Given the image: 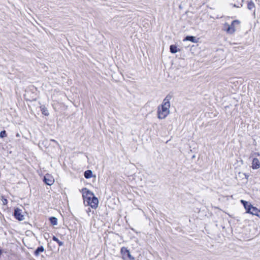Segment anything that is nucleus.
I'll use <instances>...</instances> for the list:
<instances>
[{
  "label": "nucleus",
  "instance_id": "nucleus-12",
  "mask_svg": "<svg viewBox=\"0 0 260 260\" xmlns=\"http://www.w3.org/2000/svg\"><path fill=\"white\" fill-rule=\"evenodd\" d=\"M44 251V248L43 246H41L38 247L35 251V254L36 255L38 256L40 254V253L43 252Z\"/></svg>",
  "mask_w": 260,
  "mask_h": 260
},
{
  "label": "nucleus",
  "instance_id": "nucleus-3",
  "mask_svg": "<svg viewBox=\"0 0 260 260\" xmlns=\"http://www.w3.org/2000/svg\"><path fill=\"white\" fill-rule=\"evenodd\" d=\"M240 23V22L238 20L233 21L231 25L225 23L224 25V30L229 34H233L235 32L237 26H239Z\"/></svg>",
  "mask_w": 260,
  "mask_h": 260
},
{
  "label": "nucleus",
  "instance_id": "nucleus-16",
  "mask_svg": "<svg viewBox=\"0 0 260 260\" xmlns=\"http://www.w3.org/2000/svg\"><path fill=\"white\" fill-rule=\"evenodd\" d=\"M41 112L42 114L46 116H48L49 115V112L47 109L45 107H41Z\"/></svg>",
  "mask_w": 260,
  "mask_h": 260
},
{
  "label": "nucleus",
  "instance_id": "nucleus-5",
  "mask_svg": "<svg viewBox=\"0 0 260 260\" xmlns=\"http://www.w3.org/2000/svg\"><path fill=\"white\" fill-rule=\"evenodd\" d=\"M14 215L17 219L20 221H22L24 219V216L22 214V211L19 208H16L15 210Z\"/></svg>",
  "mask_w": 260,
  "mask_h": 260
},
{
  "label": "nucleus",
  "instance_id": "nucleus-1",
  "mask_svg": "<svg viewBox=\"0 0 260 260\" xmlns=\"http://www.w3.org/2000/svg\"><path fill=\"white\" fill-rule=\"evenodd\" d=\"M82 198L84 204L89 206L93 209H96L99 204V200L93 192L86 188H82Z\"/></svg>",
  "mask_w": 260,
  "mask_h": 260
},
{
  "label": "nucleus",
  "instance_id": "nucleus-7",
  "mask_svg": "<svg viewBox=\"0 0 260 260\" xmlns=\"http://www.w3.org/2000/svg\"><path fill=\"white\" fill-rule=\"evenodd\" d=\"M241 203L243 205L245 209L246 210V213H248L249 212H250V210H251V207L252 205L249 203L248 202H246L244 200H241Z\"/></svg>",
  "mask_w": 260,
  "mask_h": 260
},
{
  "label": "nucleus",
  "instance_id": "nucleus-4",
  "mask_svg": "<svg viewBox=\"0 0 260 260\" xmlns=\"http://www.w3.org/2000/svg\"><path fill=\"white\" fill-rule=\"evenodd\" d=\"M123 258H129L131 260H134V257L132 256L129 251L125 247H122L120 250Z\"/></svg>",
  "mask_w": 260,
  "mask_h": 260
},
{
  "label": "nucleus",
  "instance_id": "nucleus-2",
  "mask_svg": "<svg viewBox=\"0 0 260 260\" xmlns=\"http://www.w3.org/2000/svg\"><path fill=\"white\" fill-rule=\"evenodd\" d=\"M170 104L167 103H162L161 106L158 107V118L160 119L165 118L170 113Z\"/></svg>",
  "mask_w": 260,
  "mask_h": 260
},
{
  "label": "nucleus",
  "instance_id": "nucleus-6",
  "mask_svg": "<svg viewBox=\"0 0 260 260\" xmlns=\"http://www.w3.org/2000/svg\"><path fill=\"white\" fill-rule=\"evenodd\" d=\"M44 181L46 184L51 186L54 183V179L50 174H46L44 177Z\"/></svg>",
  "mask_w": 260,
  "mask_h": 260
},
{
  "label": "nucleus",
  "instance_id": "nucleus-19",
  "mask_svg": "<svg viewBox=\"0 0 260 260\" xmlns=\"http://www.w3.org/2000/svg\"><path fill=\"white\" fill-rule=\"evenodd\" d=\"M7 136L6 132L5 131H3L0 133V137L4 138Z\"/></svg>",
  "mask_w": 260,
  "mask_h": 260
},
{
  "label": "nucleus",
  "instance_id": "nucleus-17",
  "mask_svg": "<svg viewBox=\"0 0 260 260\" xmlns=\"http://www.w3.org/2000/svg\"><path fill=\"white\" fill-rule=\"evenodd\" d=\"M171 96L170 95H167L166 97L162 103H167L168 104H170V100L171 99Z\"/></svg>",
  "mask_w": 260,
  "mask_h": 260
},
{
  "label": "nucleus",
  "instance_id": "nucleus-18",
  "mask_svg": "<svg viewBox=\"0 0 260 260\" xmlns=\"http://www.w3.org/2000/svg\"><path fill=\"white\" fill-rule=\"evenodd\" d=\"M52 239L58 243L59 246H62L63 244V243L59 240L58 238H57L55 236H53Z\"/></svg>",
  "mask_w": 260,
  "mask_h": 260
},
{
  "label": "nucleus",
  "instance_id": "nucleus-9",
  "mask_svg": "<svg viewBox=\"0 0 260 260\" xmlns=\"http://www.w3.org/2000/svg\"><path fill=\"white\" fill-rule=\"evenodd\" d=\"M260 213V211L258 210L256 207H253V206L251 207V210L250 212H249L248 213L254 215H256L259 216V213Z\"/></svg>",
  "mask_w": 260,
  "mask_h": 260
},
{
  "label": "nucleus",
  "instance_id": "nucleus-15",
  "mask_svg": "<svg viewBox=\"0 0 260 260\" xmlns=\"http://www.w3.org/2000/svg\"><path fill=\"white\" fill-rule=\"evenodd\" d=\"M255 7V5L252 1L248 2L247 4V8L249 10H252Z\"/></svg>",
  "mask_w": 260,
  "mask_h": 260
},
{
  "label": "nucleus",
  "instance_id": "nucleus-8",
  "mask_svg": "<svg viewBox=\"0 0 260 260\" xmlns=\"http://www.w3.org/2000/svg\"><path fill=\"white\" fill-rule=\"evenodd\" d=\"M260 167V162L258 158H254L252 162V167L253 169H258Z\"/></svg>",
  "mask_w": 260,
  "mask_h": 260
},
{
  "label": "nucleus",
  "instance_id": "nucleus-13",
  "mask_svg": "<svg viewBox=\"0 0 260 260\" xmlns=\"http://www.w3.org/2000/svg\"><path fill=\"white\" fill-rule=\"evenodd\" d=\"M170 52L172 53H175L177 52V51H178L177 46L174 45H171L170 46Z\"/></svg>",
  "mask_w": 260,
  "mask_h": 260
},
{
  "label": "nucleus",
  "instance_id": "nucleus-20",
  "mask_svg": "<svg viewBox=\"0 0 260 260\" xmlns=\"http://www.w3.org/2000/svg\"><path fill=\"white\" fill-rule=\"evenodd\" d=\"M3 202L4 204H7V199H5L3 200Z\"/></svg>",
  "mask_w": 260,
  "mask_h": 260
},
{
  "label": "nucleus",
  "instance_id": "nucleus-14",
  "mask_svg": "<svg viewBox=\"0 0 260 260\" xmlns=\"http://www.w3.org/2000/svg\"><path fill=\"white\" fill-rule=\"evenodd\" d=\"M52 225H56L57 224V219L55 217H51L49 219Z\"/></svg>",
  "mask_w": 260,
  "mask_h": 260
},
{
  "label": "nucleus",
  "instance_id": "nucleus-10",
  "mask_svg": "<svg viewBox=\"0 0 260 260\" xmlns=\"http://www.w3.org/2000/svg\"><path fill=\"white\" fill-rule=\"evenodd\" d=\"M198 39H196L195 37L193 36H186L183 40V41H189L193 43H197Z\"/></svg>",
  "mask_w": 260,
  "mask_h": 260
},
{
  "label": "nucleus",
  "instance_id": "nucleus-11",
  "mask_svg": "<svg viewBox=\"0 0 260 260\" xmlns=\"http://www.w3.org/2000/svg\"><path fill=\"white\" fill-rule=\"evenodd\" d=\"M84 176L86 179H89L93 176V173L91 170H87L84 173Z\"/></svg>",
  "mask_w": 260,
  "mask_h": 260
},
{
  "label": "nucleus",
  "instance_id": "nucleus-21",
  "mask_svg": "<svg viewBox=\"0 0 260 260\" xmlns=\"http://www.w3.org/2000/svg\"><path fill=\"white\" fill-rule=\"evenodd\" d=\"M16 137H20V134H19V133H17V134H16Z\"/></svg>",
  "mask_w": 260,
  "mask_h": 260
}]
</instances>
